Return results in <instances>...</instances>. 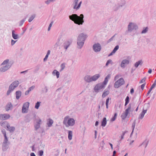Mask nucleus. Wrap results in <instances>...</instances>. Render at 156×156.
Returning <instances> with one entry per match:
<instances>
[{
	"label": "nucleus",
	"instance_id": "f257e3e1",
	"mask_svg": "<svg viewBox=\"0 0 156 156\" xmlns=\"http://www.w3.org/2000/svg\"><path fill=\"white\" fill-rule=\"evenodd\" d=\"M69 19L73 21L75 23L78 25H82L84 23V16L83 14H81L80 16L76 14H73L69 16Z\"/></svg>",
	"mask_w": 156,
	"mask_h": 156
},
{
	"label": "nucleus",
	"instance_id": "f03ea898",
	"mask_svg": "<svg viewBox=\"0 0 156 156\" xmlns=\"http://www.w3.org/2000/svg\"><path fill=\"white\" fill-rule=\"evenodd\" d=\"M87 37V35L83 33H81L79 35L77 39L78 48L80 49L82 48Z\"/></svg>",
	"mask_w": 156,
	"mask_h": 156
},
{
	"label": "nucleus",
	"instance_id": "7ed1b4c3",
	"mask_svg": "<svg viewBox=\"0 0 156 156\" xmlns=\"http://www.w3.org/2000/svg\"><path fill=\"white\" fill-rule=\"evenodd\" d=\"M135 108V107L133 104L129 103L128 105V108L125 110L124 113H122L121 116L122 119H125L128 116L129 112H133Z\"/></svg>",
	"mask_w": 156,
	"mask_h": 156
},
{
	"label": "nucleus",
	"instance_id": "20e7f679",
	"mask_svg": "<svg viewBox=\"0 0 156 156\" xmlns=\"http://www.w3.org/2000/svg\"><path fill=\"white\" fill-rule=\"evenodd\" d=\"M99 74H96L93 76L87 75L84 77V80L87 83H90L92 81H96L100 77Z\"/></svg>",
	"mask_w": 156,
	"mask_h": 156
},
{
	"label": "nucleus",
	"instance_id": "39448f33",
	"mask_svg": "<svg viewBox=\"0 0 156 156\" xmlns=\"http://www.w3.org/2000/svg\"><path fill=\"white\" fill-rule=\"evenodd\" d=\"M69 116H66L63 120V123L66 127L73 126L75 124V121L73 118H69Z\"/></svg>",
	"mask_w": 156,
	"mask_h": 156
},
{
	"label": "nucleus",
	"instance_id": "423d86ee",
	"mask_svg": "<svg viewBox=\"0 0 156 156\" xmlns=\"http://www.w3.org/2000/svg\"><path fill=\"white\" fill-rule=\"evenodd\" d=\"M138 28V27L136 23L132 22L129 23L128 26V30L126 31V33H127L128 32H131L133 30H136Z\"/></svg>",
	"mask_w": 156,
	"mask_h": 156
},
{
	"label": "nucleus",
	"instance_id": "0eeeda50",
	"mask_svg": "<svg viewBox=\"0 0 156 156\" xmlns=\"http://www.w3.org/2000/svg\"><path fill=\"white\" fill-rule=\"evenodd\" d=\"M105 86L102 83H100L97 84L94 88V90L96 93H98L100 90L105 88Z\"/></svg>",
	"mask_w": 156,
	"mask_h": 156
},
{
	"label": "nucleus",
	"instance_id": "6e6552de",
	"mask_svg": "<svg viewBox=\"0 0 156 156\" xmlns=\"http://www.w3.org/2000/svg\"><path fill=\"white\" fill-rule=\"evenodd\" d=\"M124 83L125 81L123 79L121 78L115 82L114 84V87L116 88H117Z\"/></svg>",
	"mask_w": 156,
	"mask_h": 156
},
{
	"label": "nucleus",
	"instance_id": "1a4fd4ad",
	"mask_svg": "<svg viewBox=\"0 0 156 156\" xmlns=\"http://www.w3.org/2000/svg\"><path fill=\"white\" fill-rule=\"evenodd\" d=\"M92 48L95 52H100L101 49V46L99 43H95L92 46Z\"/></svg>",
	"mask_w": 156,
	"mask_h": 156
},
{
	"label": "nucleus",
	"instance_id": "9d476101",
	"mask_svg": "<svg viewBox=\"0 0 156 156\" xmlns=\"http://www.w3.org/2000/svg\"><path fill=\"white\" fill-rule=\"evenodd\" d=\"M79 0H73V5H74L73 8L74 9L77 10L79 9L81 6L82 3V1H80L78 4V2Z\"/></svg>",
	"mask_w": 156,
	"mask_h": 156
},
{
	"label": "nucleus",
	"instance_id": "9b49d317",
	"mask_svg": "<svg viewBox=\"0 0 156 156\" xmlns=\"http://www.w3.org/2000/svg\"><path fill=\"white\" fill-rule=\"evenodd\" d=\"M12 64L11 63H8L5 66L2 67H1L0 68V71L2 72H4L7 70H8L9 68L11 66Z\"/></svg>",
	"mask_w": 156,
	"mask_h": 156
},
{
	"label": "nucleus",
	"instance_id": "f8f14e48",
	"mask_svg": "<svg viewBox=\"0 0 156 156\" xmlns=\"http://www.w3.org/2000/svg\"><path fill=\"white\" fill-rule=\"evenodd\" d=\"M10 116L9 114H0V119L5 120L9 119Z\"/></svg>",
	"mask_w": 156,
	"mask_h": 156
},
{
	"label": "nucleus",
	"instance_id": "ddd939ff",
	"mask_svg": "<svg viewBox=\"0 0 156 156\" xmlns=\"http://www.w3.org/2000/svg\"><path fill=\"white\" fill-rule=\"evenodd\" d=\"M72 41L71 40L65 41L63 44V46L64 48L67 50L70 45L71 44Z\"/></svg>",
	"mask_w": 156,
	"mask_h": 156
},
{
	"label": "nucleus",
	"instance_id": "4468645a",
	"mask_svg": "<svg viewBox=\"0 0 156 156\" xmlns=\"http://www.w3.org/2000/svg\"><path fill=\"white\" fill-rule=\"evenodd\" d=\"M129 63V61L128 60L125 59L123 60L120 64L121 67L124 68L125 67L126 65H128Z\"/></svg>",
	"mask_w": 156,
	"mask_h": 156
},
{
	"label": "nucleus",
	"instance_id": "2eb2a0df",
	"mask_svg": "<svg viewBox=\"0 0 156 156\" xmlns=\"http://www.w3.org/2000/svg\"><path fill=\"white\" fill-rule=\"evenodd\" d=\"M41 122V120L39 118L36 122V124L34 126L35 129L36 130H37L40 128Z\"/></svg>",
	"mask_w": 156,
	"mask_h": 156
},
{
	"label": "nucleus",
	"instance_id": "dca6fc26",
	"mask_svg": "<svg viewBox=\"0 0 156 156\" xmlns=\"http://www.w3.org/2000/svg\"><path fill=\"white\" fill-rule=\"evenodd\" d=\"M1 126L6 129H8L10 127L9 123L6 121H4L2 122H0Z\"/></svg>",
	"mask_w": 156,
	"mask_h": 156
},
{
	"label": "nucleus",
	"instance_id": "f3484780",
	"mask_svg": "<svg viewBox=\"0 0 156 156\" xmlns=\"http://www.w3.org/2000/svg\"><path fill=\"white\" fill-rule=\"evenodd\" d=\"M10 143H3L2 146V150L3 151H6L8 148Z\"/></svg>",
	"mask_w": 156,
	"mask_h": 156
},
{
	"label": "nucleus",
	"instance_id": "a211bd4d",
	"mask_svg": "<svg viewBox=\"0 0 156 156\" xmlns=\"http://www.w3.org/2000/svg\"><path fill=\"white\" fill-rule=\"evenodd\" d=\"M147 111V109L144 110L143 108L142 112L139 116L138 119H143L144 117L145 114L146 113Z\"/></svg>",
	"mask_w": 156,
	"mask_h": 156
},
{
	"label": "nucleus",
	"instance_id": "6ab92c4d",
	"mask_svg": "<svg viewBox=\"0 0 156 156\" xmlns=\"http://www.w3.org/2000/svg\"><path fill=\"white\" fill-rule=\"evenodd\" d=\"M15 31L14 30H12V36L13 39L16 40L19 38V35L17 34H15Z\"/></svg>",
	"mask_w": 156,
	"mask_h": 156
},
{
	"label": "nucleus",
	"instance_id": "aec40b11",
	"mask_svg": "<svg viewBox=\"0 0 156 156\" xmlns=\"http://www.w3.org/2000/svg\"><path fill=\"white\" fill-rule=\"evenodd\" d=\"M111 77V74H108L105 77L104 81L102 82L104 84L105 86L107 84L108 79L110 78Z\"/></svg>",
	"mask_w": 156,
	"mask_h": 156
},
{
	"label": "nucleus",
	"instance_id": "412c9836",
	"mask_svg": "<svg viewBox=\"0 0 156 156\" xmlns=\"http://www.w3.org/2000/svg\"><path fill=\"white\" fill-rule=\"evenodd\" d=\"M107 123V119L106 117H104L101 122V126L105 127Z\"/></svg>",
	"mask_w": 156,
	"mask_h": 156
},
{
	"label": "nucleus",
	"instance_id": "4be33fe9",
	"mask_svg": "<svg viewBox=\"0 0 156 156\" xmlns=\"http://www.w3.org/2000/svg\"><path fill=\"white\" fill-rule=\"evenodd\" d=\"M12 108V105L11 103L9 102L6 105L5 109L6 111H8L11 108Z\"/></svg>",
	"mask_w": 156,
	"mask_h": 156
},
{
	"label": "nucleus",
	"instance_id": "5701e85b",
	"mask_svg": "<svg viewBox=\"0 0 156 156\" xmlns=\"http://www.w3.org/2000/svg\"><path fill=\"white\" fill-rule=\"evenodd\" d=\"M53 123V121L52 119L51 118L48 119L47 120V123L48 126L49 127H51L52 126Z\"/></svg>",
	"mask_w": 156,
	"mask_h": 156
},
{
	"label": "nucleus",
	"instance_id": "b1692460",
	"mask_svg": "<svg viewBox=\"0 0 156 156\" xmlns=\"http://www.w3.org/2000/svg\"><path fill=\"white\" fill-rule=\"evenodd\" d=\"M143 62L142 60H140L136 62L134 64V66L136 68H137L139 65H142L143 64Z\"/></svg>",
	"mask_w": 156,
	"mask_h": 156
},
{
	"label": "nucleus",
	"instance_id": "393cba45",
	"mask_svg": "<svg viewBox=\"0 0 156 156\" xmlns=\"http://www.w3.org/2000/svg\"><path fill=\"white\" fill-rule=\"evenodd\" d=\"M21 92L20 91H17L16 92V98L18 100L21 95Z\"/></svg>",
	"mask_w": 156,
	"mask_h": 156
},
{
	"label": "nucleus",
	"instance_id": "a878e982",
	"mask_svg": "<svg viewBox=\"0 0 156 156\" xmlns=\"http://www.w3.org/2000/svg\"><path fill=\"white\" fill-rule=\"evenodd\" d=\"M109 94V90H105L102 94V98H105V97L108 95Z\"/></svg>",
	"mask_w": 156,
	"mask_h": 156
},
{
	"label": "nucleus",
	"instance_id": "bb28decb",
	"mask_svg": "<svg viewBox=\"0 0 156 156\" xmlns=\"http://www.w3.org/2000/svg\"><path fill=\"white\" fill-rule=\"evenodd\" d=\"M52 74L54 76L56 75L57 78L59 77L60 74L55 69L53 70L52 72Z\"/></svg>",
	"mask_w": 156,
	"mask_h": 156
},
{
	"label": "nucleus",
	"instance_id": "cd10ccee",
	"mask_svg": "<svg viewBox=\"0 0 156 156\" xmlns=\"http://www.w3.org/2000/svg\"><path fill=\"white\" fill-rule=\"evenodd\" d=\"M8 129H6L9 130L10 133H13L15 129V128L14 126H10L9 127Z\"/></svg>",
	"mask_w": 156,
	"mask_h": 156
},
{
	"label": "nucleus",
	"instance_id": "c85d7f7f",
	"mask_svg": "<svg viewBox=\"0 0 156 156\" xmlns=\"http://www.w3.org/2000/svg\"><path fill=\"white\" fill-rule=\"evenodd\" d=\"M68 138L69 140H71L72 139L73 136V132L71 130H68Z\"/></svg>",
	"mask_w": 156,
	"mask_h": 156
},
{
	"label": "nucleus",
	"instance_id": "c756f323",
	"mask_svg": "<svg viewBox=\"0 0 156 156\" xmlns=\"http://www.w3.org/2000/svg\"><path fill=\"white\" fill-rule=\"evenodd\" d=\"M120 7L119 5L118 4H117L115 5V6L113 7V9L114 11H117L120 8Z\"/></svg>",
	"mask_w": 156,
	"mask_h": 156
},
{
	"label": "nucleus",
	"instance_id": "7c9ffc66",
	"mask_svg": "<svg viewBox=\"0 0 156 156\" xmlns=\"http://www.w3.org/2000/svg\"><path fill=\"white\" fill-rule=\"evenodd\" d=\"M148 28L147 27H143V30L141 32V34H144L146 33L148 31Z\"/></svg>",
	"mask_w": 156,
	"mask_h": 156
},
{
	"label": "nucleus",
	"instance_id": "2f4dec72",
	"mask_svg": "<svg viewBox=\"0 0 156 156\" xmlns=\"http://www.w3.org/2000/svg\"><path fill=\"white\" fill-rule=\"evenodd\" d=\"M19 83V81L18 80H15L11 84L12 85L14 86V87L16 86L15 88L17 87Z\"/></svg>",
	"mask_w": 156,
	"mask_h": 156
},
{
	"label": "nucleus",
	"instance_id": "473e14b6",
	"mask_svg": "<svg viewBox=\"0 0 156 156\" xmlns=\"http://www.w3.org/2000/svg\"><path fill=\"white\" fill-rule=\"evenodd\" d=\"M66 63L65 62L61 64L60 65L61 68L59 70L60 72H61L66 67Z\"/></svg>",
	"mask_w": 156,
	"mask_h": 156
},
{
	"label": "nucleus",
	"instance_id": "72a5a7b5",
	"mask_svg": "<svg viewBox=\"0 0 156 156\" xmlns=\"http://www.w3.org/2000/svg\"><path fill=\"white\" fill-rule=\"evenodd\" d=\"M35 16L36 15L35 14H34L31 15V16L30 17L29 19H28V22H31L35 18Z\"/></svg>",
	"mask_w": 156,
	"mask_h": 156
},
{
	"label": "nucleus",
	"instance_id": "f704fd0d",
	"mask_svg": "<svg viewBox=\"0 0 156 156\" xmlns=\"http://www.w3.org/2000/svg\"><path fill=\"white\" fill-rule=\"evenodd\" d=\"M125 106H126L129 102V98L128 96H127L125 99Z\"/></svg>",
	"mask_w": 156,
	"mask_h": 156
},
{
	"label": "nucleus",
	"instance_id": "c9c22d12",
	"mask_svg": "<svg viewBox=\"0 0 156 156\" xmlns=\"http://www.w3.org/2000/svg\"><path fill=\"white\" fill-rule=\"evenodd\" d=\"M117 115V114L116 113H115L114 116L112 117L111 119V121L113 122L114 121L116 118Z\"/></svg>",
	"mask_w": 156,
	"mask_h": 156
},
{
	"label": "nucleus",
	"instance_id": "e433bc0d",
	"mask_svg": "<svg viewBox=\"0 0 156 156\" xmlns=\"http://www.w3.org/2000/svg\"><path fill=\"white\" fill-rule=\"evenodd\" d=\"M26 17H25V18H24L23 19V20H21V21H20L19 23V26H21L23 25L24 23L26 21Z\"/></svg>",
	"mask_w": 156,
	"mask_h": 156
},
{
	"label": "nucleus",
	"instance_id": "4c0bfd02",
	"mask_svg": "<svg viewBox=\"0 0 156 156\" xmlns=\"http://www.w3.org/2000/svg\"><path fill=\"white\" fill-rule=\"evenodd\" d=\"M40 66H41L40 64L37 65L35 68L34 70V72H37L39 70Z\"/></svg>",
	"mask_w": 156,
	"mask_h": 156
},
{
	"label": "nucleus",
	"instance_id": "58836bf2",
	"mask_svg": "<svg viewBox=\"0 0 156 156\" xmlns=\"http://www.w3.org/2000/svg\"><path fill=\"white\" fill-rule=\"evenodd\" d=\"M41 103V102L40 101H37L35 105V108L37 109H38Z\"/></svg>",
	"mask_w": 156,
	"mask_h": 156
},
{
	"label": "nucleus",
	"instance_id": "ea45409f",
	"mask_svg": "<svg viewBox=\"0 0 156 156\" xmlns=\"http://www.w3.org/2000/svg\"><path fill=\"white\" fill-rule=\"evenodd\" d=\"M155 87V86H154V85H152V86L150 88V89L148 90L147 93V96L149 95V94L151 92V91L152 90V89H153Z\"/></svg>",
	"mask_w": 156,
	"mask_h": 156
},
{
	"label": "nucleus",
	"instance_id": "a19ab883",
	"mask_svg": "<svg viewBox=\"0 0 156 156\" xmlns=\"http://www.w3.org/2000/svg\"><path fill=\"white\" fill-rule=\"evenodd\" d=\"M48 91V89L47 86H45L44 88H42L41 90L42 93H46Z\"/></svg>",
	"mask_w": 156,
	"mask_h": 156
},
{
	"label": "nucleus",
	"instance_id": "79ce46f5",
	"mask_svg": "<svg viewBox=\"0 0 156 156\" xmlns=\"http://www.w3.org/2000/svg\"><path fill=\"white\" fill-rule=\"evenodd\" d=\"M126 3V1H122L120 3H118V5H119L120 7H122Z\"/></svg>",
	"mask_w": 156,
	"mask_h": 156
},
{
	"label": "nucleus",
	"instance_id": "37998d69",
	"mask_svg": "<svg viewBox=\"0 0 156 156\" xmlns=\"http://www.w3.org/2000/svg\"><path fill=\"white\" fill-rule=\"evenodd\" d=\"M4 139L3 140V143H10V142L8 141V138L7 136L4 137Z\"/></svg>",
	"mask_w": 156,
	"mask_h": 156
},
{
	"label": "nucleus",
	"instance_id": "c03bdc74",
	"mask_svg": "<svg viewBox=\"0 0 156 156\" xmlns=\"http://www.w3.org/2000/svg\"><path fill=\"white\" fill-rule=\"evenodd\" d=\"M9 59H6V60H5L2 63V65H5V64H6V65L8 63H9Z\"/></svg>",
	"mask_w": 156,
	"mask_h": 156
},
{
	"label": "nucleus",
	"instance_id": "a18cd8bd",
	"mask_svg": "<svg viewBox=\"0 0 156 156\" xmlns=\"http://www.w3.org/2000/svg\"><path fill=\"white\" fill-rule=\"evenodd\" d=\"M28 109V108H27L25 107H24V106H23L22 108V112L23 113H27V112L26 111Z\"/></svg>",
	"mask_w": 156,
	"mask_h": 156
},
{
	"label": "nucleus",
	"instance_id": "49530a36",
	"mask_svg": "<svg viewBox=\"0 0 156 156\" xmlns=\"http://www.w3.org/2000/svg\"><path fill=\"white\" fill-rule=\"evenodd\" d=\"M29 104L30 103L29 102H26L23 104V106H24V107H25L27 108H28Z\"/></svg>",
	"mask_w": 156,
	"mask_h": 156
},
{
	"label": "nucleus",
	"instance_id": "de8ad7c7",
	"mask_svg": "<svg viewBox=\"0 0 156 156\" xmlns=\"http://www.w3.org/2000/svg\"><path fill=\"white\" fill-rule=\"evenodd\" d=\"M110 63H111V64H112V60L110 59H109L108 60H107V62L106 63L105 66H108V65H109V64Z\"/></svg>",
	"mask_w": 156,
	"mask_h": 156
},
{
	"label": "nucleus",
	"instance_id": "09e8293b",
	"mask_svg": "<svg viewBox=\"0 0 156 156\" xmlns=\"http://www.w3.org/2000/svg\"><path fill=\"white\" fill-rule=\"evenodd\" d=\"M148 144V141H145L143 142L140 145V146L142 145H145V147L146 148Z\"/></svg>",
	"mask_w": 156,
	"mask_h": 156
},
{
	"label": "nucleus",
	"instance_id": "8fccbe9b",
	"mask_svg": "<svg viewBox=\"0 0 156 156\" xmlns=\"http://www.w3.org/2000/svg\"><path fill=\"white\" fill-rule=\"evenodd\" d=\"M119 47L118 45H116L115 47V48L112 51L115 53V52L117 51L119 49Z\"/></svg>",
	"mask_w": 156,
	"mask_h": 156
},
{
	"label": "nucleus",
	"instance_id": "3c124183",
	"mask_svg": "<svg viewBox=\"0 0 156 156\" xmlns=\"http://www.w3.org/2000/svg\"><path fill=\"white\" fill-rule=\"evenodd\" d=\"M1 132L2 133L4 137L7 136L6 132L5 129H2L1 131Z\"/></svg>",
	"mask_w": 156,
	"mask_h": 156
},
{
	"label": "nucleus",
	"instance_id": "603ef678",
	"mask_svg": "<svg viewBox=\"0 0 156 156\" xmlns=\"http://www.w3.org/2000/svg\"><path fill=\"white\" fill-rule=\"evenodd\" d=\"M16 86L14 87V86L12 85L11 84L9 86V89H10L11 90H12V91L15 88Z\"/></svg>",
	"mask_w": 156,
	"mask_h": 156
},
{
	"label": "nucleus",
	"instance_id": "864d4df0",
	"mask_svg": "<svg viewBox=\"0 0 156 156\" xmlns=\"http://www.w3.org/2000/svg\"><path fill=\"white\" fill-rule=\"evenodd\" d=\"M135 124H136V120H135L134 121V122L132 123V130H134L135 126Z\"/></svg>",
	"mask_w": 156,
	"mask_h": 156
},
{
	"label": "nucleus",
	"instance_id": "5fc2aeb1",
	"mask_svg": "<svg viewBox=\"0 0 156 156\" xmlns=\"http://www.w3.org/2000/svg\"><path fill=\"white\" fill-rule=\"evenodd\" d=\"M116 34H115L114 35H113L112 37H111L110 39L108 40L107 41V43H109L111 41H112L113 40V38L115 36Z\"/></svg>",
	"mask_w": 156,
	"mask_h": 156
},
{
	"label": "nucleus",
	"instance_id": "6e6d98bb",
	"mask_svg": "<svg viewBox=\"0 0 156 156\" xmlns=\"http://www.w3.org/2000/svg\"><path fill=\"white\" fill-rule=\"evenodd\" d=\"M44 153V151L42 150L39 151L38 152V155L39 156H42Z\"/></svg>",
	"mask_w": 156,
	"mask_h": 156
},
{
	"label": "nucleus",
	"instance_id": "4d7b16f0",
	"mask_svg": "<svg viewBox=\"0 0 156 156\" xmlns=\"http://www.w3.org/2000/svg\"><path fill=\"white\" fill-rule=\"evenodd\" d=\"M128 131H125L122 133V134L121 136V140H122L124 138V136L125 134Z\"/></svg>",
	"mask_w": 156,
	"mask_h": 156
},
{
	"label": "nucleus",
	"instance_id": "13d9d810",
	"mask_svg": "<svg viewBox=\"0 0 156 156\" xmlns=\"http://www.w3.org/2000/svg\"><path fill=\"white\" fill-rule=\"evenodd\" d=\"M146 78L145 77L142 80H141L139 82L140 83H142L144 82L146 80Z\"/></svg>",
	"mask_w": 156,
	"mask_h": 156
},
{
	"label": "nucleus",
	"instance_id": "bf43d9fd",
	"mask_svg": "<svg viewBox=\"0 0 156 156\" xmlns=\"http://www.w3.org/2000/svg\"><path fill=\"white\" fill-rule=\"evenodd\" d=\"M53 21H52L49 24V26L48 27V31H49L51 29V28L52 26V24H53Z\"/></svg>",
	"mask_w": 156,
	"mask_h": 156
},
{
	"label": "nucleus",
	"instance_id": "052dcab7",
	"mask_svg": "<svg viewBox=\"0 0 156 156\" xmlns=\"http://www.w3.org/2000/svg\"><path fill=\"white\" fill-rule=\"evenodd\" d=\"M34 88H35V86H33L30 87H29L28 88V90L30 91L31 90H33Z\"/></svg>",
	"mask_w": 156,
	"mask_h": 156
},
{
	"label": "nucleus",
	"instance_id": "680f3d73",
	"mask_svg": "<svg viewBox=\"0 0 156 156\" xmlns=\"http://www.w3.org/2000/svg\"><path fill=\"white\" fill-rule=\"evenodd\" d=\"M145 85H146V83H144L142 84L141 85V86H140L142 90H144V87L145 86Z\"/></svg>",
	"mask_w": 156,
	"mask_h": 156
},
{
	"label": "nucleus",
	"instance_id": "e2e57ef3",
	"mask_svg": "<svg viewBox=\"0 0 156 156\" xmlns=\"http://www.w3.org/2000/svg\"><path fill=\"white\" fill-rule=\"evenodd\" d=\"M100 104L101 105V107H102L103 106L104 107V105H105V101H101L100 102Z\"/></svg>",
	"mask_w": 156,
	"mask_h": 156
},
{
	"label": "nucleus",
	"instance_id": "0e129e2a",
	"mask_svg": "<svg viewBox=\"0 0 156 156\" xmlns=\"http://www.w3.org/2000/svg\"><path fill=\"white\" fill-rule=\"evenodd\" d=\"M16 41H17V40L14 41V40H13L12 39V40H11V45L12 46L13 45H14L15 44V43H16Z\"/></svg>",
	"mask_w": 156,
	"mask_h": 156
},
{
	"label": "nucleus",
	"instance_id": "69168bd1",
	"mask_svg": "<svg viewBox=\"0 0 156 156\" xmlns=\"http://www.w3.org/2000/svg\"><path fill=\"white\" fill-rule=\"evenodd\" d=\"M12 90H10V89H9V88L7 92V95H9L11 93V92H12Z\"/></svg>",
	"mask_w": 156,
	"mask_h": 156
},
{
	"label": "nucleus",
	"instance_id": "338daca9",
	"mask_svg": "<svg viewBox=\"0 0 156 156\" xmlns=\"http://www.w3.org/2000/svg\"><path fill=\"white\" fill-rule=\"evenodd\" d=\"M48 55H46L44 58V59H43V61L44 62H45L47 60V58H48Z\"/></svg>",
	"mask_w": 156,
	"mask_h": 156
},
{
	"label": "nucleus",
	"instance_id": "774afa93",
	"mask_svg": "<svg viewBox=\"0 0 156 156\" xmlns=\"http://www.w3.org/2000/svg\"><path fill=\"white\" fill-rule=\"evenodd\" d=\"M119 75H116L115 77V78L114 79V80L115 81L116 80H117V79H118L119 78Z\"/></svg>",
	"mask_w": 156,
	"mask_h": 156
}]
</instances>
